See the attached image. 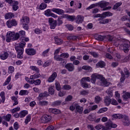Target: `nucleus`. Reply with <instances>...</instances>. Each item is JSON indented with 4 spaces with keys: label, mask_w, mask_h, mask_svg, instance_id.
<instances>
[{
    "label": "nucleus",
    "mask_w": 130,
    "mask_h": 130,
    "mask_svg": "<svg viewBox=\"0 0 130 130\" xmlns=\"http://www.w3.org/2000/svg\"><path fill=\"white\" fill-rule=\"evenodd\" d=\"M112 117L115 119H122L123 125L128 126V125L130 124L128 116L125 115H122L121 114H114L112 115Z\"/></svg>",
    "instance_id": "f257e3e1"
},
{
    "label": "nucleus",
    "mask_w": 130,
    "mask_h": 130,
    "mask_svg": "<svg viewBox=\"0 0 130 130\" xmlns=\"http://www.w3.org/2000/svg\"><path fill=\"white\" fill-rule=\"evenodd\" d=\"M26 45V43L22 41L19 43L18 46L15 47V50L17 52V57L20 59L23 58V53L24 52V47Z\"/></svg>",
    "instance_id": "f03ea898"
},
{
    "label": "nucleus",
    "mask_w": 130,
    "mask_h": 130,
    "mask_svg": "<svg viewBox=\"0 0 130 130\" xmlns=\"http://www.w3.org/2000/svg\"><path fill=\"white\" fill-rule=\"evenodd\" d=\"M19 39V35L15 34V32L8 31L6 34L7 42H11V41H15Z\"/></svg>",
    "instance_id": "7ed1b4c3"
},
{
    "label": "nucleus",
    "mask_w": 130,
    "mask_h": 130,
    "mask_svg": "<svg viewBox=\"0 0 130 130\" xmlns=\"http://www.w3.org/2000/svg\"><path fill=\"white\" fill-rule=\"evenodd\" d=\"M99 78H100L98 82V85L99 86H103L104 87H108L111 84L110 82L107 81V80L105 79L102 76V75H101V76H99Z\"/></svg>",
    "instance_id": "20e7f679"
},
{
    "label": "nucleus",
    "mask_w": 130,
    "mask_h": 130,
    "mask_svg": "<svg viewBox=\"0 0 130 130\" xmlns=\"http://www.w3.org/2000/svg\"><path fill=\"white\" fill-rule=\"evenodd\" d=\"M120 74L121 78L120 81L121 83H123L125 80V78H128L130 75L128 69L126 68H124L123 71H121Z\"/></svg>",
    "instance_id": "39448f33"
},
{
    "label": "nucleus",
    "mask_w": 130,
    "mask_h": 130,
    "mask_svg": "<svg viewBox=\"0 0 130 130\" xmlns=\"http://www.w3.org/2000/svg\"><path fill=\"white\" fill-rule=\"evenodd\" d=\"M98 6L103 9V11H108L111 9V7H107L109 5V2H106V1H101L97 3Z\"/></svg>",
    "instance_id": "423d86ee"
},
{
    "label": "nucleus",
    "mask_w": 130,
    "mask_h": 130,
    "mask_svg": "<svg viewBox=\"0 0 130 130\" xmlns=\"http://www.w3.org/2000/svg\"><path fill=\"white\" fill-rule=\"evenodd\" d=\"M108 40V41H113V37L110 36V35H107V36H101L99 35L97 37V40H99L100 41H104V40Z\"/></svg>",
    "instance_id": "0eeeda50"
},
{
    "label": "nucleus",
    "mask_w": 130,
    "mask_h": 130,
    "mask_svg": "<svg viewBox=\"0 0 130 130\" xmlns=\"http://www.w3.org/2000/svg\"><path fill=\"white\" fill-rule=\"evenodd\" d=\"M40 120L42 123H47V122L51 120V116L49 115H44L40 118Z\"/></svg>",
    "instance_id": "6e6552de"
},
{
    "label": "nucleus",
    "mask_w": 130,
    "mask_h": 130,
    "mask_svg": "<svg viewBox=\"0 0 130 130\" xmlns=\"http://www.w3.org/2000/svg\"><path fill=\"white\" fill-rule=\"evenodd\" d=\"M117 127L116 124L112 123V121H109L106 123V127L105 126V130L110 129V128H115Z\"/></svg>",
    "instance_id": "1a4fd4ad"
},
{
    "label": "nucleus",
    "mask_w": 130,
    "mask_h": 130,
    "mask_svg": "<svg viewBox=\"0 0 130 130\" xmlns=\"http://www.w3.org/2000/svg\"><path fill=\"white\" fill-rule=\"evenodd\" d=\"M48 22L50 29H55V27L57 26V21L54 20L52 18H49Z\"/></svg>",
    "instance_id": "9d476101"
},
{
    "label": "nucleus",
    "mask_w": 130,
    "mask_h": 130,
    "mask_svg": "<svg viewBox=\"0 0 130 130\" xmlns=\"http://www.w3.org/2000/svg\"><path fill=\"white\" fill-rule=\"evenodd\" d=\"M130 49V42L129 41H126L123 44V50L125 53H127Z\"/></svg>",
    "instance_id": "9b49d317"
},
{
    "label": "nucleus",
    "mask_w": 130,
    "mask_h": 130,
    "mask_svg": "<svg viewBox=\"0 0 130 130\" xmlns=\"http://www.w3.org/2000/svg\"><path fill=\"white\" fill-rule=\"evenodd\" d=\"M6 24L8 28H12V27L18 25V21L16 19L9 20L7 21Z\"/></svg>",
    "instance_id": "f8f14e48"
},
{
    "label": "nucleus",
    "mask_w": 130,
    "mask_h": 130,
    "mask_svg": "<svg viewBox=\"0 0 130 130\" xmlns=\"http://www.w3.org/2000/svg\"><path fill=\"white\" fill-rule=\"evenodd\" d=\"M99 76H101L100 74H93L91 76V82L92 84H95L96 83V80L98 79L99 81L100 78Z\"/></svg>",
    "instance_id": "ddd939ff"
},
{
    "label": "nucleus",
    "mask_w": 130,
    "mask_h": 130,
    "mask_svg": "<svg viewBox=\"0 0 130 130\" xmlns=\"http://www.w3.org/2000/svg\"><path fill=\"white\" fill-rule=\"evenodd\" d=\"M51 11L53 13H55L56 14H57V15H62V14H64V11L60 9H57L55 8H54L52 9Z\"/></svg>",
    "instance_id": "4468645a"
},
{
    "label": "nucleus",
    "mask_w": 130,
    "mask_h": 130,
    "mask_svg": "<svg viewBox=\"0 0 130 130\" xmlns=\"http://www.w3.org/2000/svg\"><path fill=\"white\" fill-rule=\"evenodd\" d=\"M49 96V94L47 91H45L44 92H42L39 94V96L38 97V100L40 101L42 100V99H44L45 97H48Z\"/></svg>",
    "instance_id": "2eb2a0df"
},
{
    "label": "nucleus",
    "mask_w": 130,
    "mask_h": 130,
    "mask_svg": "<svg viewBox=\"0 0 130 130\" xmlns=\"http://www.w3.org/2000/svg\"><path fill=\"white\" fill-rule=\"evenodd\" d=\"M65 68L68 70V72H74L75 70V66L72 63H67L65 66Z\"/></svg>",
    "instance_id": "dca6fc26"
},
{
    "label": "nucleus",
    "mask_w": 130,
    "mask_h": 130,
    "mask_svg": "<svg viewBox=\"0 0 130 130\" xmlns=\"http://www.w3.org/2000/svg\"><path fill=\"white\" fill-rule=\"evenodd\" d=\"M25 52L28 55H35V54H36V50L33 48L26 49Z\"/></svg>",
    "instance_id": "f3484780"
},
{
    "label": "nucleus",
    "mask_w": 130,
    "mask_h": 130,
    "mask_svg": "<svg viewBox=\"0 0 130 130\" xmlns=\"http://www.w3.org/2000/svg\"><path fill=\"white\" fill-rule=\"evenodd\" d=\"M57 77V74L56 73V72L53 73V74L50 76V78L48 79V82H49V83H51L53 82V81L55 80Z\"/></svg>",
    "instance_id": "a211bd4d"
},
{
    "label": "nucleus",
    "mask_w": 130,
    "mask_h": 130,
    "mask_svg": "<svg viewBox=\"0 0 130 130\" xmlns=\"http://www.w3.org/2000/svg\"><path fill=\"white\" fill-rule=\"evenodd\" d=\"M77 24H82L84 22V17L82 15H78L75 17Z\"/></svg>",
    "instance_id": "6ab92c4d"
},
{
    "label": "nucleus",
    "mask_w": 130,
    "mask_h": 130,
    "mask_svg": "<svg viewBox=\"0 0 130 130\" xmlns=\"http://www.w3.org/2000/svg\"><path fill=\"white\" fill-rule=\"evenodd\" d=\"M29 17L27 16L22 17V19L20 20V23L21 24H29Z\"/></svg>",
    "instance_id": "aec40b11"
},
{
    "label": "nucleus",
    "mask_w": 130,
    "mask_h": 130,
    "mask_svg": "<svg viewBox=\"0 0 130 130\" xmlns=\"http://www.w3.org/2000/svg\"><path fill=\"white\" fill-rule=\"evenodd\" d=\"M111 103V99L109 98V96H107L105 97L104 99V104L106 105V106H109Z\"/></svg>",
    "instance_id": "412c9836"
},
{
    "label": "nucleus",
    "mask_w": 130,
    "mask_h": 130,
    "mask_svg": "<svg viewBox=\"0 0 130 130\" xmlns=\"http://www.w3.org/2000/svg\"><path fill=\"white\" fill-rule=\"evenodd\" d=\"M76 110L80 114L83 113V111L84 110V108L83 107L79 106L78 104H76Z\"/></svg>",
    "instance_id": "4be33fe9"
},
{
    "label": "nucleus",
    "mask_w": 130,
    "mask_h": 130,
    "mask_svg": "<svg viewBox=\"0 0 130 130\" xmlns=\"http://www.w3.org/2000/svg\"><path fill=\"white\" fill-rule=\"evenodd\" d=\"M8 57H9V53L7 52H4L0 55V58L2 60H6Z\"/></svg>",
    "instance_id": "5701e85b"
},
{
    "label": "nucleus",
    "mask_w": 130,
    "mask_h": 130,
    "mask_svg": "<svg viewBox=\"0 0 130 130\" xmlns=\"http://www.w3.org/2000/svg\"><path fill=\"white\" fill-rule=\"evenodd\" d=\"M112 16L113 14L109 11L103 13V18H106V17H112Z\"/></svg>",
    "instance_id": "b1692460"
},
{
    "label": "nucleus",
    "mask_w": 130,
    "mask_h": 130,
    "mask_svg": "<svg viewBox=\"0 0 130 130\" xmlns=\"http://www.w3.org/2000/svg\"><path fill=\"white\" fill-rule=\"evenodd\" d=\"M12 5H13L12 6L13 11H17L18 9H19V6H18V5H19V2L18 1H14Z\"/></svg>",
    "instance_id": "393cba45"
},
{
    "label": "nucleus",
    "mask_w": 130,
    "mask_h": 130,
    "mask_svg": "<svg viewBox=\"0 0 130 130\" xmlns=\"http://www.w3.org/2000/svg\"><path fill=\"white\" fill-rule=\"evenodd\" d=\"M27 114H28V111L23 110L19 113V117L23 118V117H25Z\"/></svg>",
    "instance_id": "a878e982"
},
{
    "label": "nucleus",
    "mask_w": 130,
    "mask_h": 130,
    "mask_svg": "<svg viewBox=\"0 0 130 130\" xmlns=\"http://www.w3.org/2000/svg\"><path fill=\"white\" fill-rule=\"evenodd\" d=\"M54 59L57 60V61H64V60H66L62 58V57L61 56V55H55L54 56Z\"/></svg>",
    "instance_id": "bb28decb"
},
{
    "label": "nucleus",
    "mask_w": 130,
    "mask_h": 130,
    "mask_svg": "<svg viewBox=\"0 0 130 130\" xmlns=\"http://www.w3.org/2000/svg\"><path fill=\"white\" fill-rule=\"evenodd\" d=\"M41 77V75L39 73H36L33 75H31L30 76V80H34L35 79H39V78H40Z\"/></svg>",
    "instance_id": "cd10ccee"
},
{
    "label": "nucleus",
    "mask_w": 130,
    "mask_h": 130,
    "mask_svg": "<svg viewBox=\"0 0 130 130\" xmlns=\"http://www.w3.org/2000/svg\"><path fill=\"white\" fill-rule=\"evenodd\" d=\"M54 40L55 44H57V45H60L62 43V40L58 38L57 37L54 38Z\"/></svg>",
    "instance_id": "c85d7f7f"
},
{
    "label": "nucleus",
    "mask_w": 130,
    "mask_h": 130,
    "mask_svg": "<svg viewBox=\"0 0 130 130\" xmlns=\"http://www.w3.org/2000/svg\"><path fill=\"white\" fill-rule=\"evenodd\" d=\"M14 16V13H7L5 16V18L6 19V20H8L9 19H12V18H13Z\"/></svg>",
    "instance_id": "c756f323"
},
{
    "label": "nucleus",
    "mask_w": 130,
    "mask_h": 130,
    "mask_svg": "<svg viewBox=\"0 0 130 130\" xmlns=\"http://www.w3.org/2000/svg\"><path fill=\"white\" fill-rule=\"evenodd\" d=\"M19 94L20 96H25L29 94V91L26 90H21L20 91Z\"/></svg>",
    "instance_id": "7c9ffc66"
},
{
    "label": "nucleus",
    "mask_w": 130,
    "mask_h": 130,
    "mask_svg": "<svg viewBox=\"0 0 130 130\" xmlns=\"http://www.w3.org/2000/svg\"><path fill=\"white\" fill-rule=\"evenodd\" d=\"M29 68L31 71H34V72H35L36 73H39L40 72L39 68L36 66H31Z\"/></svg>",
    "instance_id": "2f4dec72"
},
{
    "label": "nucleus",
    "mask_w": 130,
    "mask_h": 130,
    "mask_svg": "<svg viewBox=\"0 0 130 130\" xmlns=\"http://www.w3.org/2000/svg\"><path fill=\"white\" fill-rule=\"evenodd\" d=\"M61 101H56L55 102H53L52 103V106H53V107H55L56 106H59V105H60V104H61Z\"/></svg>",
    "instance_id": "473e14b6"
},
{
    "label": "nucleus",
    "mask_w": 130,
    "mask_h": 130,
    "mask_svg": "<svg viewBox=\"0 0 130 130\" xmlns=\"http://www.w3.org/2000/svg\"><path fill=\"white\" fill-rule=\"evenodd\" d=\"M49 112H51L52 113H54V114H57L60 112L59 110H57L56 109H53V108H51L49 110Z\"/></svg>",
    "instance_id": "72a5a7b5"
},
{
    "label": "nucleus",
    "mask_w": 130,
    "mask_h": 130,
    "mask_svg": "<svg viewBox=\"0 0 130 130\" xmlns=\"http://www.w3.org/2000/svg\"><path fill=\"white\" fill-rule=\"evenodd\" d=\"M62 19V17L61 16H59L58 17V19L56 20L57 26H60V25H62V23L63 22H62V20H61Z\"/></svg>",
    "instance_id": "f704fd0d"
},
{
    "label": "nucleus",
    "mask_w": 130,
    "mask_h": 130,
    "mask_svg": "<svg viewBox=\"0 0 130 130\" xmlns=\"http://www.w3.org/2000/svg\"><path fill=\"white\" fill-rule=\"evenodd\" d=\"M39 101V105H40V106H45L46 105H48V102L47 101H41V100H40Z\"/></svg>",
    "instance_id": "c9c22d12"
},
{
    "label": "nucleus",
    "mask_w": 130,
    "mask_h": 130,
    "mask_svg": "<svg viewBox=\"0 0 130 130\" xmlns=\"http://www.w3.org/2000/svg\"><path fill=\"white\" fill-rule=\"evenodd\" d=\"M48 92L50 95H54V89H53V86H50L49 87Z\"/></svg>",
    "instance_id": "e433bc0d"
},
{
    "label": "nucleus",
    "mask_w": 130,
    "mask_h": 130,
    "mask_svg": "<svg viewBox=\"0 0 130 130\" xmlns=\"http://www.w3.org/2000/svg\"><path fill=\"white\" fill-rule=\"evenodd\" d=\"M16 34L18 35V39L20 38V37L24 38V36H25V32L24 30H20L19 33H16Z\"/></svg>",
    "instance_id": "4c0bfd02"
},
{
    "label": "nucleus",
    "mask_w": 130,
    "mask_h": 130,
    "mask_svg": "<svg viewBox=\"0 0 130 130\" xmlns=\"http://www.w3.org/2000/svg\"><path fill=\"white\" fill-rule=\"evenodd\" d=\"M12 117V115L11 114H8L6 116H3L4 119L6 120V121H10L11 120V118Z\"/></svg>",
    "instance_id": "58836bf2"
},
{
    "label": "nucleus",
    "mask_w": 130,
    "mask_h": 130,
    "mask_svg": "<svg viewBox=\"0 0 130 130\" xmlns=\"http://www.w3.org/2000/svg\"><path fill=\"white\" fill-rule=\"evenodd\" d=\"M55 88L56 90L57 91H60V90L61 89V87H60V84H59V82L58 81H56L55 83Z\"/></svg>",
    "instance_id": "ea45409f"
},
{
    "label": "nucleus",
    "mask_w": 130,
    "mask_h": 130,
    "mask_svg": "<svg viewBox=\"0 0 130 130\" xmlns=\"http://www.w3.org/2000/svg\"><path fill=\"white\" fill-rule=\"evenodd\" d=\"M0 96L2 99V103H5V101L6 100V96H5V92L4 91H2L0 93Z\"/></svg>",
    "instance_id": "a19ab883"
},
{
    "label": "nucleus",
    "mask_w": 130,
    "mask_h": 130,
    "mask_svg": "<svg viewBox=\"0 0 130 130\" xmlns=\"http://www.w3.org/2000/svg\"><path fill=\"white\" fill-rule=\"evenodd\" d=\"M123 98L125 101H126L127 99H130V93L129 92H126L125 94L123 95Z\"/></svg>",
    "instance_id": "79ce46f5"
},
{
    "label": "nucleus",
    "mask_w": 130,
    "mask_h": 130,
    "mask_svg": "<svg viewBox=\"0 0 130 130\" xmlns=\"http://www.w3.org/2000/svg\"><path fill=\"white\" fill-rule=\"evenodd\" d=\"M96 66L100 68H104L105 66V62L103 61H100L96 63Z\"/></svg>",
    "instance_id": "37998d69"
},
{
    "label": "nucleus",
    "mask_w": 130,
    "mask_h": 130,
    "mask_svg": "<svg viewBox=\"0 0 130 130\" xmlns=\"http://www.w3.org/2000/svg\"><path fill=\"white\" fill-rule=\"evenodd\" d=\"M107 110H108V108L107 107L102 108L98 111V113H104V112H106Z\"/></svg>",
    "instance_id": "c03bdc74"
},
{
    "label": "nucleus",
    "mask_w": 130,
    "mask_h": 130,
    "mask_svg": "<svg viewBox=\"0 0 130 130\" xmlns=\"http://www.w3.org/2000/svg\"><path fill=\"white\" fill-rule=\"evenodd\" d=\"M11 99L14 102V103H13V106L18 105V104H19V102H18V99H17V98H16L15 96H12Z\"/></svg>",
    "instance_id": "a18cd8bd"
},
{
    "label": "nucleus",
    "mask_w": 130,
    "mask_h": 130,
    "mask_svg": "<svg viewBox=\"0 0 130 130\" xmlns=\"http://www.w3.org/2000/svg\"><path fill=\"white\" fill-rule=\"evenodd\" d=\"M82 70H84L85 71H88V72H91L92 68L89 66H84L82 68Z\"/></svg>",
    "instance_id": "49530a36"
},
{
    "label": "nucleus",
    "mask_w": 130,
    "mask_h": 130,
    "mask_svg": "<svg viewBox=\"0 0 130 130\" xmlns=\"http://www.w3.org/2000/svg\"><path fill=\"white\" fill-rule=\"evenodd\" d=\"M50 49H47V50L44 51L42 54V56H44V57H45L46 56H48V52H49Z\"/></svg>",
    "instance_id": "de8ad7c7"
},
{
    "label": "nucleus",
    "mask_w": 130,
    "mask_h": 130,
    "mask_svg": "<svg viewBox=\"0 0 130 130\" xmlns=\"http://www.w3.org/2000/svg\"><path fill=\"white\" fill-rule=\"evenodd\" d=\"M62 89L63 90H67V91H69V90H71L72 89V86L68 84H65L63 86Z\"/></svg>",
    "instance_id": "09e8293b"
},
{
    "label": "nucleus",
    "mask_w": 130,
    "mask_h": 130,
    "mask_svg": "<svg viewBox=\"0 0 130 130\" xmlns=\"http://www.w3.org/2000/svg\"><path fill=\"white\" fill-rule=\"evenodd\" d=\"M122 5V3L121 2H118L115 4V5L113 7L114 10H116L117 9H118L119 7H120Z\"/></svg>",
    "instance_id": "8fccbe9b"
},
{
    "label": "nucleus",
    "mask_w": 130,
    "mask_h": 130,
    "mask_svg": "<svg viewBox=\"0 0 130 130\" xmlns=\"http://www.w3.org/2000/svg\"><path fill=\"white\" fill-rule=\"evenodd\" d=\"M68 40H77L78 37L77 36H70L67 38Z\"/></svg>",
    "instance_id": "3c124183"
},
{
    "label": "nucleus",
    "mask_w": 130,
    "mask_h": 130,
    "mask_svg": "<svg viewBox=\"0 0 130 130\" xmlns=\"http://www.w3.org/2000/svg\"><path fill=\"white\" fill-rule=\"evenodd\" d=\"M94 100H95V103H97V104L100 103V102L102 100V98L100 97V96L98 95L95 97Z\"/></svg>",
    "instance_id": "603ef678"
},
{
    "label": "nucleus",
    "mask_w": 130,
    "mask_h": 130,
    "mask_svg": "<svg viewBox=\"0 0 130 130\" xmlns=\"http://www.w3.org/2000/svg\"><path fill=\"white\" fill-rule=\"evenodd\" d=\"M20 110H21V108H20V107H17L11 110V113H15L16 112H18V111H20Z\"/></svg>",
    "instance_id": "864d4df0"
},
{
    "label": "nucleus",
    "mask_w": 130,
    "mask_h": 130,
    "mask_svg": "<svg viewBox=\"0 0 130 130\" xmlns=\"http://www.w3.org/2000/svg\"><path fill=\"white\" fill-rule=\"evenodd\" d=\"M47 7V5L45 4V3H42L39 7L40 10H44L46 9Z\"/></svg>",
    "instance_id": "5fc2aeb1"
},
{
    "label": "nucleus",
    "mask_w": 130,
    "mask_h": 130,
    "mask_svg": "<svg viewBox=\"0 0 130 130\" xmlns=\"http://www.w3.org/2000/svg\"><path fill=\"white\" fill-rule=\"evenodd\" d=\"M11 82V76H9L6 81L3 84V86H7V85L9 84V83Z\"/></svg>",
    "instance_id": "6e6d98bb"
},
{
    "label": "nucleus",
    "mask_w": 130,
    "mask_h": 130,
    "mask_svg": "<svg viewBox=\"0 0 130 130\" xmlns=\"http://www.w3.org/2000/svg\"><path fill=\"white\" fill-rule=\"evenodd\" d=\"M107 93L108 95V97L111 98V97H112L113 96V93H112V90H111L110 89H109L107 90Z\"/></svg>",
    "instance_id": "4d7b16f0"
},
{
    "label": "nucleus",
    "mask_w": 130,
    "mask_h": 130,
    "mask_svg": "<svg viewBox=\"0 0 130 130\" xmlns=\"http://www.w3.org/2000/svg\"><path fill=\"white\" fill-rule=\"evenodd\" d=\"M62 58H69L70 55L68 53H62L61 54Z\"/></svg>",
    "instance_id": "13d9d810"
},
{
    "label": "nucleus",
    "mask_w": 130,
    "mask_h": 130,
    "mask_svg": "<svg viewBox=\"0 0 130 130\" xmlns=\"http://www.w3.org/2000/svg\"><path fill=\"white\" fill-rule=\"evenodd\" d=\"M81 86H82V87H83V88H87L88 87V83L86 82L81 81Z\"/></svg>",
    "instance_id": "bf43d9fd"
},
{
    "label": "nucleus",
    "mask_w": 130,
    "mask_h": 130,
    "mask_svg": "<svg viewBox=\"0 0 130 130\" xmlns=\"http://www.w3.org/2000/svg\"><path fill=\"white\" fill-rule=\"evenodd\" d=\"M95 7H98L97 3L91 4L89 7L86 8V10H91V9H94Z\"/></svg>",
    "instance_id": "052dcab7"
},
{
    "label": "nucleus",
    "mask_w": 130,
    "mask_h": 130,
    "mask_svg": "<svg viewBox=\"0 0 130 130\" xmlns=\"http://www.w3.org/2000/svg\"><path fill=\"white\" fill-rule=\"evenodd\" d=\"M52 13V12H51L50 9H48L45 11V16H47L48 17H50Z\"/></svg>",
    "instance_id": "680f3d73"
},
{
    "label": "nucleus",
    "mask_w": 130,
    "mask_h": 130,
    "mask_svg": "<svg viewBox=\"0 0 130 130\" xmlns=\"http://www.w3.org/2000/svg\"><path fill=\"white\" fill-rule=\"evenodd\" d=\"M91 79L89 77H83L81 79V81L82 82H90Z\"/></svg>",
    "instance_id": "e2e57ef3"
},
{
    "label": "nucleus",
    "mask_w": 130,
    "mask_h": 130,
    "mask_svg": "<svg viewBox=\"0 0 130 130\" xmlns=\"http://www.w3.org/2000/svg\"><path fill=\"white\" fill-rule=\"evenodd\" d=\"M111 104H112V105H118V103H117V101H116V100H115L114 99H111Z\"/></svg>",
    "instance_id": "0e129e2a"
},
{
    "label": "nucleus",
    "mask_w": 130,
    "mask_h": 130,
    "mask_svg": "<svg viewBox=\"0 0 130 130\" xmlns=\"http://www.w3.org/2000/svg\"><path fill=\"white\" fill-rule=\"evenodd\" d=\"M68 19L69 20V21H71V22H74V21H75V20H76V16L69 15L68 16Z\"/></svg>",
    "instance_id": "69168bd1"
},
{
    "label": "nucleus",
    "mask_w": 130,
    "mask_h": 130,
    "mask_svg": "<svg viewBox=\"0 0 130 130\" xmlns=\"http://www.w3.org/2000/svg\"><path fill=\"white\" fill-rule=\"evenodd\" d=\"M37 86H39L40 84H41V80L40 79H37L36 80H34V83Z\"/></svg>",
    "instance_id": "338daca9"
},
{
    "label": "nucleus",
    "mask_w": 130,
    "mask_h": 130,
    "mask_svg": "<svg viewBox=\"0 0 130 130\" xmlns=\"http://www.w3.org/2000/svg\"><path fill=\"white\" fill-rule=\"evenodd\" d=\"M31 120V117L30 116H26V118L25 120V123L28 124V123Z\"/></svg>",
    "instance_id": "774afa93"
}]
</instances>
